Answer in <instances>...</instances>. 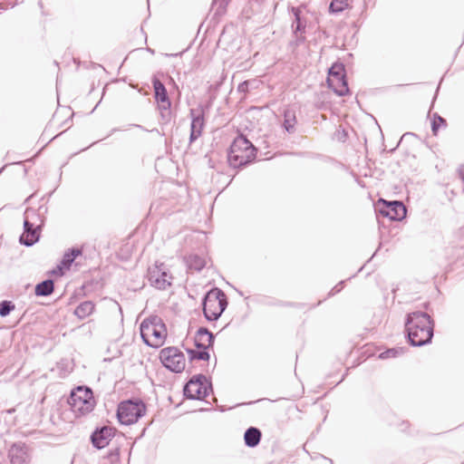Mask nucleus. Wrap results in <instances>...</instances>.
I'll return each mask as SVG.
<instances>
[{
	"label": "nucleus",
	"mask_w": 464,
	"mask_h": 464,
	"mask_svg": "<svg viewBox=\"0 0 464 464\" xmlns=\"http://www.w3.org/2000/svg\"><path fill=\"white\" fill-rule=\"evenodd\" d=\"M44 225V218L39 209L28 208L24 214V227L27 228H41Z\"/></svg>",
	"instance_id": "nucleus-14"
},
{
	"label": "nucleus",
	"mask_w": 464,
	"mask_h": 464,
	"mask_svg": "<svg viewBox=\"0 0 464 464\" xmlns=\"http://www.w3.org/2000/svg\"><path fill=\"white\" fill-rule=\"evenodd\" d=\"M189 114L191 118L189 141L192 143L202 135L205 119L204 111L201 108L191 109Z\"/></svg>",
	"instance_id": "nucleus-12"
},
{
	"label": "nucleus",
	"mask_w": 464,
	"mask_h": 464,
	"mask_svg": "<svg viewBox=\"0 0 464 464\" xmlns=\"http://www.w3.org/2000/svg\"><path fill=\"white\" fill-rule=\"evenodd\" d=\"M405 330L412 346H423L431 343L434 321L424 312H412L407 314Z\"/></svg>",
	"instance_id": "nucleus-1"
},
{
	"label": "nucleus",
	"mask_w": 464,
	"mask_h": 464,
	"mask_svg": "<svg viewBox=\"0 0 464 464\" xmlns=\"http://www.w3.org/2000/svg\"><path fill=\"white\" fill-rule=\"evenodd\" d=\"M336 74H344V68H343V64H341V63H334L329 69L328 76L336 75Z\"/></svg>",
	"instance_id": "nucleus-31"
},
{
	"label": "nucleus",
	"mask_w": 464,
	"mask_h": 464,
	"mask_svg": "<svg viewBox=\"0 0 464 464\" xmlns=\"http://www.w3.org/2000/svg\"><path fill=\"white\" fill-rule=\"evenodd\" d=\"M459 177L460 179L463 180L464 182V165L461 166L459 169ZM463 192H464V187H463Z\"/></svg>",
	"instance_id": "nucleus-35"
},
{
	"label": "nucleus",
	"mask_w": 464,
	"mask_h": 464,
	"mask_svg": "<svg viewBox=\"0 0 464 464\" xmlns=\"http://www.w3.org/2000/svg\"><path fill=\"white\" fill-rule=\"evenodd\" d=\"M162 364L174 372H181L186 364L185 355L177 347H166L160 353Z\"/></svg>",
	"instance_id": "nucleus-7"
},
{
	"label": "nucleus",
	"mask_w": 464,
	"mask_h": 464,
	"mask_svg": "<svg viewBox=\"0 0 464 464\" xmlns=\"http://www.w3.org/2000/svg\"><path fill=\"white\" fill-rule=\"evenodd\" d=\"M114 436V429L109 426H103L97 429L91 436L93 446L97 449L105 448Z\"/></svg>",
	"instance_id": "nucleus-13"
},
{
	"label": "nucleus",
	"mask_w": 464,
	"mask_h": 464,
	"mask_svg": "<svg viewBox=\"0 0 464 464\" xmlns=\"http://www.w3.org/2000/svg\"><path fill=\"white\" fill-rule=\"evenodd\" d=\"M14 309V304L11 301H2L0 303V315L7 316Z\"/></svg>",
	"instance_id": "nucleus-29"
},
{
	"label": "nucleus",
	"mask_w": 464,
	"mask_h": 464,
	"mask_svg": "<svg viewBox=\"0 0 464 464\" xmlns=\"http://www.w3.org/2000/svg\"><path fill=\"white\" fill-rule=\"evenodd\" d=\"M244 440L247 447L254 448L260 442L261 431L257 428L250 427L246 430Z\"/></svg>",
	"instance_id": "nucleus-20"
},
{
	"label": "nucleus",
	"mask_w": 464,
	"mask_h": 464,
	"mask_svg": "<svg viewBox=\"0 0 464 464\" xmlns=\"http://www.w3.org/2000/svg\"><path fill=\"white\" fill-rule=\"evenodd\" d=\"M93 311L94 304L91 301H84L75 308L74 314L80 319H84L92 314Z\"/></svg>",
	"instance_id": "nucleus-24"
},
{
	"label": "nucleus",
	"mask_w": 464,
	"mask_h": 464,
	"mask_svg": "<svg viewBox=\"0 0 464 464\" xmlns=\"http://www.w3.org/2000/svg\"><path fill=\"white\" fill-rule=\"evenodd\" d=\"M291 12L294 15V20L292 22V29L295 35L298 33L304 34L305 32L307 19L303 14V10L301 7H292Z\"/></svg>",
	"instance_id": "nucleus-16"
},
{
	"label": "nucleus",
	"mask_w": 464,
	"mask_h": 464,
	"mask_svg": "<svg viewBox=\"0 0 464 464\" xmlns=\"http://www.w3.org/2000/svg\"><path fill=\"white\" fill-rule=\"evenodd\" d=\"M211 384L204 375L192 377L184 386V395L191 400H203L208 395Z\"/></svg>",
	"instance_id": "nucleus-8"
},
{
	"label": "nucleus",
	"mask_w": 464,
	"mask_h": 464,
	"mask_svg": "<svg viewBox=\"0 0 464 464\" xmlns=\"http://www.w3.org/2000/svg\"><path fill=\"white\" fill-rule=\"evenodd\" d=\"M40 230L41 228H27L26 227H24V233L19 238L20 243L26 246H32L39 240Z\"/></svg>",
	"instance_id": "nucleus-18"
},
{
	"label": "nucleus",
	"mask_w": 464,
	"mask_h": 464,
	"mask_svg": "<svg viewBox=\"0 0 464 464\" xmlns=\"http://www.w3.org/2000/svg\"><path fill=\"white\" fill-rule=\"evenodd\" d=\"M54 289V284L52 279H46L36 285L34 293L37 296H48Z\"/></svg>",
	"instance_id": "nucleus-23"
},
{
	"label": "nucleus",
	"mask_w": 464,
	"mask_h": 464,
	"mask_svg": "<svg viewBox=\"0 0 464 464\" xmlns=\"http://www.w3.org/2000/svg\"><path fill=\"white\" fill-rule=\"evenodd\" d=\"M295 111L292 109H285L284 111V121L283 127L288 133H294L295 131L296 124Z\"/></svg>",
	"instance_id": "nucleus-21"
},
{
	"label": "nucleus",
	"mask_w": 464,
	"mask_h": 464,
	"mask_svg": "<svg viewBox=\"0 0 464 464\" xmlns=\"http://www.w3.org/2000/svg\"><path fill=\"white\" fill-rule=\"evenodd\" d=\"M347 0H333L330 4L329 10L332 13H341L347 7Z\"/></svg>",
	"instance_id": "nucleus-27"
},
{
	"label": "nucleus",
	"mask_w": 464,
	"mask_h": 464,
	"mask_svg": "<svg viewBox=\"0 0 464 464\" xmlns=\"http://www.w3.org/2000/svg\"><path fill=\"white\" fill-rule=\"evenodd\" d=\"M188 352L191 360L208 361L209 359V353L207 349H202L201 351L188 350Z\"/></svg>",
	"instance_id": "nucleus-28"
},
{
	"label": "nucleus",
	"mask_w": 464,
	"mask_h": 464,
	"mask_svg": "<svg viewBox=\"0 0 464 464\" xmlns=\"http://www.w3.org/2000/svg\"><path fill=\"white\" fill-rule=\"evenodd\" d=\"M68 402L72 411L81 415L92 411L95 406L92 390L82 386L77 387L71 392Z\"/></svg>",
	"instance_id": "nucleus-5"
},
{
	"label": "nucleus",
	"mask_w": 464,
	"mask_h": 464,
	"mask_svg": "<svg viewBox=\"0 0 464 464\" xmlns=\"http://www.w3.org/2000/svg\"><path fill=\"white\" fill-rule=\"evenodd\" d=\"M140 331L148 346L158 348L164 343L167 331L160 317L155 315L145 319L140 324Z\"/></svg>",
	"instance_id": "nucleus-3"
},
{
	"label": "nucleus",
	"mask_w": 464,
	"mask_h": 464,
	"mask_svg": "<svg viewBox=\"0 0 464 464\" xmlns=\"http://www.w3.org/2000/svg\"><path fill=\"white\" fill-rule=\"evenodd\" d=\"M343 281H342L339 285H335V286L331 290V293H330V294H331V295H334V294H335V293L340 292V291H341V286H340V285H343Z\"/></svg>",
	"instance_id": "nucleus-32"
},
{
	"label": "nucleus",
	"mask_w": 464,
	"mask_h": 464,
	"mask_svg": "<svg viewBox=\"0 0 464 464\" xmlns=\"http://www.w3.org/2000/svg\"><path fill=\"white\" fill-rule=\"evenodd\" d=\"M227 305L225 293L219 288H213L203 299V313L208 321L218 320Z\"/></svg>",
	"instance_id": "nucleus-4"
},
{
	"label": "nucleus",
	"mask_w": 464,
	"mask_h": 464,
	"mask_svg": "<svg viewBox=\"0 0 464 464\" xmlns=\"http://www.w3.org/2000/svg\"><path fill=\"white\" fill-rule=\"evenodd\" d=\"M11 461L13 464H23L26 461L27 454L24 447L14 445L10 450Z\"/></svg>",
	"instance_id": "nucleus-22"
},
{
	"label": "nucleus",
	"mask_w": 464,
	"mask_h": 464,
	"mask_svg": "<svg viewBox=\"0 0 464 464\" xmlns=\"http://www.w3.org/2000/svg\"><path fill=\"white\" fill-rule=\"evenodd\" d=\"M214 343V335L207 328L200 327L195 336V345L199 349H208Z\"/></svg>",
	"instance_id": "nucleus-17"
},
{
	"label": "nucleus",
	"mask_w": 464,
	"mask_h": 464,
	"mask_svg": "<svg viewBox=\"0 0 464 464\" xmlns=\"http://www.w3.org/2000/svg\"><path fill=\"white\" fill-rule=\"evenodd\" d=\"M327 83L329 87L339 96H343L349 92L345 74L328 76Z\"/></svg>",
	"instance_id": "nucleus-15"
},
{
	"label": "nucleus",
	"mask_w": 464,
	"mask_h": 464,
	"mask_svg": "<svg viewBox=\"0 0 464 464\" xmlns=\"http://www.w3.org/2000/svg\"><path fill=\"white\" fill-rule=\"evenodd\" d=\"M376 211L382 217L391 220L401 221L407 214L404 204L401 201H385L380 199Z\"/></svg>",
	"instance_id": "nucleus-9"
},
{
	"label": "nucleus",
	"mask_w": 464,
	"mask_h": 464,
	"mask_svg": "<svg viewBox=\"0 0 464 464\" xmlns=\"http://www.w3.org/2000/svg\"><path fill=\"white\" fill-rule=\"evenodd\" d=\"M343 281H342L339 285H335V286L331 290V293H330V294H331V295H334V294H335V293L340 292V291H341V286H340V285H343Z\"/></svg>",
	"instance_id": "nucleus-33"
},
{
	"label": "nucleus",
	"mask_w": 464,
	"mask_h": 464,
	"mask_svg": "<svg viewBox=\"0 0 464 464\" xmlns=\"http://www.w3.org/2000/svg\"><path fill=\"white\" fill-rule=\"evenodd\" d=\"M256 149L243 135L237 136L230 146L228 162L233 168H239L253 161L256 158Z\"/></svg>",
	"instance_id": "nucleus-2"
},
{
	"label": "nucleus",
	"mask_w": 464,
	"mask_h": 464,
	"mask_svg": "<svg viewBox=\"0 0 464 464\" xmlns=\"http://www.w3.org/2000/svg\"><path fill=\"white\" fill-rule=\"evenodd\" d=\"M440 125L446 126V121L442 117L435 113L431 123V129L434 134L437 133Z\"/></svg>",
	"instance_id": "nucleus-30"
},
{
	"label": "nucleus",
	"mask_w": 464,
	"mask_h": 464,
	"mask_svg": "<svg viewBox=\"0 0 464 464\" xmlns=\"http://www.w3.org/2000/svg\"><path fill=\"white\" fill-rule=\"evenodd\" d=\"M247 84H248L247 82H244L240 83L238 86V90L245 92L247 88Z\"/></svg>",
	"instance_id": "nucleus-34"
},
{
	"label": "nucleus",
	"mask_w": 464,
	"mask_h": 464,
	"mask_svg": "<svg viewBox=\"0 0 464 464\" xmlns=\"http://www.w3.org/2000/svg\"><path fill=\"white\" fill-rule=\"evenodd\" d=\"M81 254H82L81 249H78V248L70 249L68 252H66L63 255L61 264L57 266V270H53L52 274L56 275L58 273H62L63 268H69L71 266V265L72 264V262L74 261V259Z\"/></svg>",
	"instance_id": "nucleus-19"
},
{
	"label": "nucleus",
	"mask_w": 464,
	"mask_h": 464,
	"mask_svg": "<svg viewBox=\"0 0 464 464\" xmlns=\"http://www.w3.org/2000/svg\"><path fill=\"white\" fill-rule=\"evenodd\" d=\"M149 280L152 286L164 290L171 285L172 276L163 268V264L149 269Z\"/></svg>",
	"instance_id": "nucleus-11"
},
{
	"label": "nucleus",
	"mask_w": 464,
	"mask_h": 464,
	"mask_svg": "<svg viewBox=\"0 0 464 464\" xmlns=\"http://www.w3.org/2000/svg\"><path fill=\"white\" fill-rule=\"evenodd\" d=\"M186 263H187L188 269L195 270V271H200L206 266V260L198 255L188 256L186 259Z\"/></svg>",
	"instance_id": "nucleus-25"
},
{
	"label": "nucleus",
	"mask_w": 464,
	"mask_h": 464,
	"mask_svg": "<svg viewBox=\"0 0 464 464\" xmlns=\"http://www.w3.org/2000/svg\"><path fill=\"white\" fill-rule=\"evenodd\" d=\"M155 98L159 104V110L163 121H169L170 118V101L164 84L157 78L152 81Z\"/></svg>",
	"instance_id": "nucleus-10"
},
{
	"label": "nucleus",
	"mask_w": 464,
	"mask_h": 464,
	"mask_svg": "<svg viewBox=\"0 0 464 464\" xmlns=\"http://www.w3.org/2000/svg\"><path fill=\"white\" fill-rule=\"evenodd\" d=\"M146 412V406L142 401H122L119 404L117 417L119 421L124 425H130L138 421Z\"/></svg>",
	"instance_id": "nucleus-6"
},
{
	"label": "nucleus",
	"mask_w": 464,
	"mask_h": 464,
	"mask_svg": "<svg viewBox=\"0 0 464 464\" xmlns=\"http://www.w3.org/2000/svg\"><path fill=\"white\" fill-rule=\"evenodd\" d=\"M404 353V348L399 347V348H392L388 349L385 352H382L380 353L379 358L380 359H389V358H395Z\"/></svg>",
	"instance_id": "nucleus-26"
}]
</instances>
